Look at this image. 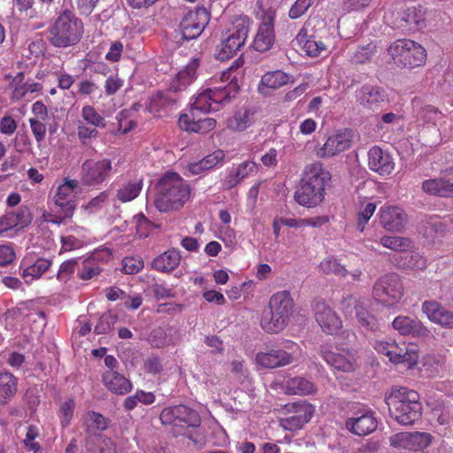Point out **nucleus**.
Segmentation results:
<instances>
[{
	"mask_svg": "<svg viewBox=\"0 0 453 453\" xmlns=\"http://www.w3.org/2000/svg\"><path fill=\"white\" fill-rule=\"evenodd\" d=\"M330 180L331 174L322 163L314 162L307 165L300 181V188L294 195L296 202L308 208L318 206L325 199L326 187Z\"/></svg>",
	"mask_w": 453,
	"mask_h": 453,
	"instance_id": "f257e3e1",
	"label": "nucleus"
},
{
	"mask_svg": "<svg viewBox=\"0 0 453 453\" xmlns=\"http://www.w3.org/2000/svg\"><path fill=\"white\" fill-rule=\"evenodd\" d=\"M390 417L403 426H411L422 414V404L417 391L405 387H392L385 395Z\"/></svg>",
	"mask_w": 453,
	"mask_h": 453,
	"instance_id": "f03ea898",
	"label": "nucleus"
},
{
	"mask_svg": "<svg viewBox=\"0 0 453 453\" xmlns=\"http://www.w3.org/2000/svg\"><path fill=\"white\" fill-rule=\"evenodd\" d=\"M155 188L154 205L160 212L178 211L189 198V185L176 173H166Z\"/></svg>",
	"mask_w": 453,
	"mask_h": 453,
	"instance_id": "7ed1b4c3",
	"label": "nucleus"
},
{
	"mask_svg": "<svg viewBox=\"0 0 453 453\" xmlns=\"http://www.w3.org/2000/svg\"><path fill=\"white\" fill-rule=\"evenodd\" d=\"M295 303L289 291L273 294L261 318L262 328L269 334L281 332L288 324L294 312Z\"/></svg>",
	"mask_w": 453,
	"mask_h": 453,
	"instance_id": "20e7f679",
	"label": "nucleus"
},
{
	"mask_svg": "<svg viewBox=\"0 0 453 453\" xmlns=\"http://www.w3.org/2000/svg\"><path fill=\"white\" fill-rule=\"evenodd\" d=\"M83 24L70 11H65L55 20L49 29L48 39L58 48L76 45L81 39Z\"/></svg>",
	"mask_w": 453,
	"mask_h": 453,
	"instance_id": "39448f33",
	"label": "nucleus"
},
{
	"mask_svg": "<svg viewBox=\"0 0 453 453\" xmlns=\"http://www.w3.org/2000/svg\"><path fill=\"white\" fill-rule=\"evenodd\" d=\"M250 19L239 17L226 32L221 42L217 46L215 57L220 61L233 58L245 44L250 31Z\"/></svg>",
	"mask_w": 453,
	"mask_h": 453,
	"instance_id": "423d86ee",
	"label": "nucleus"
},
{
	"mask_svg": "<svg viewBox=\"0 0 453 453\" xmlns=\"http://www.w3.org/2000/svg\"><path fill=\"white\" fill-rule=\"evenodd\" d=\"M236 96V87L230 84L226 88H207L201 92L191 104L190 115L197 111L208 113L217 111L220 107Z\"/></svg>",
	"mask_w": 453,
	"mask_h": 453,
	"instance_id": "0eeeda50",
	"label": "nucleus"
},
{
	"mask_svg": "<svg viewBox=\"0 0 453 453\" xmlns=\"http://www.w3.org/2000/svg\"><path fill=\"white\" fill-rule=\"evenodd\" d=\"M395 63L406 68L422 65L426 58V50L412 40H396L388 49Z\"/></svg>",
	"mask_w": 453,
	"mask_h": 453,
	"instance_id": "6e6552de",
	"label": "nucleus"
},
{
	"mask_svg": "<svg viewBox=\"0 0 453 453\" xmlns=\"http://www.w3.org/2000/svg\"><path fill=\"white\" fill-rule=\"evenodd\" d=\"M159 418L162 425L172 427L175 436L181 434L186 427H197L201 424L198 413L183 404L164 408Z\"/></svg>",
	"mask_w": 453,
	"mask_h": 453,
	"instance_id": "1a4fd4ad",
	"label": "nucleus"
},
{
	"mask_svg": "<svg viewBox=\"0 0 453 453\" xmlns=\"http://www.w3.org/2000/svg\"><path fill=\"white\" fill-rule=\"evenodd\" d=\"M299 352V346L296 342L285 341L281 346L257 353L256 360L265 368H276L294 363Z\"/></svg>",
	"mask_w": 453,
	"mask_h": 453,
	"instance_id": "9d476101",
	"label": "nucleus"
},
{
	"mask_svg": "<svg viewBox=\"0 0 453 453\" xmlns=\"http://www.w3.org/2000/svg\"><path fill=\"white\" fill-rule=\"evenodd\" d=\"M283 411L286 416L279 418L280 426L290 432L302 429L314 414V407L306 401L287 403Z\"/></svg>",
	"mask_w": 453,
	"mask_h": 453,
	"instance_id": "9b49d317",
	"label": "nucleus"
},
{
	"mask_svg": "<svg viewBox=\"0 0 453 453\" xmlns=\"http://www.w3.org/2000/svg\"><path fill=\"white\" fill-rule=\"evenodd\" d=\"M403 296V286L396 273H387L380 276L372 288L373 298L386 305L397 303Z\"/></svg>",
	"mask_w": 453,
	"mask_h": 453,
	"instance_id": "f8f14e48",
	"label": "nucleus"
},
{
	"mask_svg": "<svg viewBox=\"0 0 453 453\" xmlns=\"http://www.w3.org/2000/svg\"><path fill=\"white\" fill-rule=\"evenodd\" d=\"M321 357L328 365L335 370L350 372L357 367V351L353 349L335 348L328 345H322L319 349Z\"/></svg>",
	"mask_w": 453,
	"mask_h": 453,
	"instance_id": "ddd939ff",
	"label": "nucleus"
},
{
	"mask_svg": "<svg viewBox=\"0 0 453 453\" xmlns=\"http://www.w3.org/2000/svg\"><path fill=\"white\" fill-rule=\"evenodd\" d=\"M209 20V12L204 7L197 6L195 10L188 11L180 23L182 38L187 41L197 38Z\"/></svg>",
	"mask_w": 453,
	"mask_h": 453,
	"instance_id": "4468645a",
	"label": "nucleus"
},
{
	"mask_svg": "<svg viewBox=\"0 0 453 453\" xmlns=\"http://www.w3.org/2000/svg\"><path fill=\"white\" fill-rule=\"evenodd\" d=\"M108 425L109 420L98 412L88 411L84 416L85 447L88 451L96 452V439L101 436V432L106 430Z\"/></svg>",
	"mask_w": 453,
	"mask_h": 453,
	"instance_id": "2eb2a0df",
	"label": "nucleus"
},
{
	"mask_svg": "<svg viewBox=\"0 0 453 453\" xmlns=\"http://www.w3.org/2000/svg\"><path fill=\"white\" fill-rule=\"evenodd\" d=\"M111 171V162L109 159L86 160L81 165V181L85 185H97L110 175Z\"/></svg>",
	"mask_w": 453,
	"mask_h": 453,
	"instance_id": "dca6fc26",
	"label": "nucleus"
},
{
	"mask_svg": "<svg viewBox=\"0 0 453 453\" xmlns=\"http://www.w3.org/2000/svg\"><path fill=\"white\" fill-rule=\"evenodd\" d=\"M275 12L268 11L262 16V21L253 41V48L265 52L272 48L275 40L274 35Z\"/></svg>",
	"mask_w": 453,
	"mask_h": 453,
	"instance_id": "f3484780",
	"label": "nucleus"
},
{
	"mask_svg": "<svg viewBox=\"0 0 453 453\" xmlns=\"http://www.w3.org/2000/svg\"><path fill=\"white\" fill-rule=\"evenodd\" d=\"M312 308L316 321L324 332L334 334L341 328V319L324 301L315 300Z\"/></svg>",
	"mask_w": 453,
	"mask_h": 453,
	"instance_id": "a211bd4d",
	"label": "nucleus"
},
{
	"mask_svg": "<svg viewBox=\"0 0 453 453\" xmlns=\"http://www.w3.org/2000/svg\"><path fill=\"white\" fill-rule=\"evenodd\" d=\"M343 308L350 315L355 312L359 326L370 332L380 330V325L378 319L368 312V311L360 303V302L352 296H348L343 301Z\"/></svg>",
	"mask_w": 453,
	"mask_h": 453,
	"instance_id": "6ab92c4d",
	"label": "nucleus"
},
{
	"mask_svg": "<svg viewBox=\"0 0 453 453\" xmlns=\"http://www.w3.org/2000/svg\"><path fill=\"white\" fill-rule=\"evenodd\" d=\"M356 417L347 419L346 426L355 434L365 436L374 432L378 426L374 412L369 410L358 411Z\"/></svg>",
	"mask_w": 453,
	"mask_h": 453,
	"instance_id": "aec40b11",
	"label": "nucleus"
},
{
	"mask_svg": "<svg viewBox=\"0 0 453 453\" xmlns=\"http://www.w3.org/2000/svg\"><path fill=\"white\" fill-rule=\"evenodd\" d=\"M392 326L400 334L404 336L426 339L431 336L430 330L423 323L408 316H397L392 322Z\"/></svg>",
	"mask_w": 453,
	"mask_h": 453,
	"instance_id": "412c9836",
	"label": "nucleus"
},
{
	"mask_svg": "<svg viewBox=\"0 0 453 453\" xmlns=\"http://www.w3.org/2000/svg\"><path fill=\"white\" fill-rule=\"evenodd\" d=\"M357 100L364 108L375 111L388 102V97L383 88L366 84L357 92Z\"/></svg>",
	"mask_w": 453,
	"mask_h": 453,
	"instance_id": "4be33fe9",
	"label": "nucleus"
},
{
	"mask_svg": "<svg viewBox=\"0 0 453 453\" xmlns=\"http://www.w3.org/2000/svg\"><path fill=\"white\" fill-rule=\"evenodd\" d=\"M380 222L388 231L401 232L407 222V215L398 206L384 205L380 209Z\"/></svg>",
	"mask_w": 453,
	"mask_h": 453,
	"instance_id": "5701e85b",
	"label": "nucleus"
},
{
	"mask_svg": "<svg viewBox=\"0 0 453 453\" xmlns=\"http://www.w3.org/2000/svg\"><path fill=\"white\" fill-rule=\"evenodd\" d=\"M350 137L347 131L329 136L324 145L317 150L316 155L319 157H330L345 151L351 146Z\"/></svg>",
	"mask_w": 453,
	"mask_h": 453,
	"instance_id": "b1692460",
	"label": "nucleus"
},
{
	"mask_svg": "<svg viewBox=\"0 0 453 453\" xmlns=\"http://www.w3.org/2000/svg\"><path fill=\"white\" fill-rule=\"evenodd\" d=\"M368 165L380 175H389L395 168L392 156L376 145L368 151Z\"/></svg>",
	"mask_w": 453,
	"mask_h": 453,
	"instance_id": "393cba45",
	"label": "nucleus"
},
{
	"mask_svg": "<svg viewBox=\"0 0 453 453\" xmlns=\"http://www.w3.org/2000/svg\"><path fill=\"white\" fill-rule=\"evenodd\" d=\"M422 311L433 323L448 329H453V311L447 310L440 303L430 300L422 303Z\"/></svg>",
	"mask_w": 453,
	"mask_h": 453,
	"instance_id": "a878e982",
	"label": "nucleus"
},
{
	"mask_svg": "<svg viewBox=\"0 0 453 453\" xmlns=\"http://www.w3.org/2000/svg\"><path fill=\"white\" fill-rule=\"evenodd\" d=\"M33 220L29 209L20 206L16 211H9L0 217V234L13 228H24Z\"/></svg>",
	"mask_w": 453,
	"mask_h": 453,
	"instance_id": "bb28decb",
	"label": "nucleus"
},
{
	"mask_svg": "<svg viewBox=\"0 0 453 453\" xmlns=\"http://www.w3.org/2000/svg\"><path fill=\"white\" fill-rule=\"evenodd\" d=\"M216 123V119L212 118H197L196 114H181L179 119V125L181 129L202 134L213 130Z\"/></svg>",
	"mask_w": 453,
	"mask_h": 453,
	"instance_id": "cd10ccee",
	"label": "nucleus"
},
{
	"mask_svg": "<svg viewBox=\"0 0 453 453\" xmlns=\"http://www.w3.org/2000/svg\"><path fill=\"white\" fill-rule=\"evenodd\" d=\"M425 22V13L421 7H409L399 18L395 26L397 28L407 31H416L422 27Z\"/></svg>",
	"mask_w": 453,
	"mask_h": 453,
	"instance_id": "c85d7f7f",
	"label": "nucleus"
},
{
	"mask_svg": "<svg viewBox=\"0 0 453 453\" xmlns=\"http://www.w3.org/2000/svg\"><path fill=\"white\" fill-rule=\"evenodd\" d=\"M199 65L198 59H192L185 67L180 71L169 84V91L173 93L185 90L186 88L192 83L196 78V69Z\"/></svg>",
	"mask_w": 453,
	"mask_h": 453,
	"instance_id": "c756f323",
	"label": "nucleus"
},
{
	"mask_svg": "<svg viewBox=\"0 0 453 453\" xmlns=\"http://www.w3.org/2000/svg\"><path fill=\"white\" fill-rule=\"evenodd\" d=\"M296 41L304 52L311 58H316L327 52V45L313 35L308 36L305 28H302L299 31L296 36Z\"/></svg>",
	"mask_w": 453,
	"mask_h": 453,
	"instance_id": "7c9ffc66",
	"label": "nucleus"
},
{
	"mask_svg": "<svg viewBox=\"0 0 453 453\" xmlns=\"http://www.w3.org/2000/svg\"><path fill=\"white\" fill-rule=\"evenodd\" d=\"M393 442L399 443L403 448L418 450L429 445L430 434L419 432L400 433L395 435Z\"/></svg>",
	"mask_w": 453,
	"mask_h": 453,
	"instance_id": "2f4dec72",
	"label": "nucleus"
},
{
	"mask_svg": "<svg viewBox=\"0 0 453 453\" xmlns=\"http://www.w3.org/2000/svg\"><path fill=\"white\" fill-rule=\"evenodd\" d=\"M103 382L108 390L117 395H125L132 389L130 380L115 371L105 372L103 374Z\"/></svg>",
	"mask_w": 453,
	"mask_h": 453,
	"instance_id": "473e14b6",
	"label": "nucleus"
},
{
	"mask_svg": "<svg viewBox=\"0 0 453 453\" xmlns=\"http://www.w3.org/2000/svg\"><path fill=\"white\" fill-rule=\"evenodd\" d=\"M258 165L253 161H245L239 165L236 169L230 172V173L224 180V187L230 189L235 187L242 180L249 175L257 173Z\"/></svg>",
	"mask_w": 453,
	"mask_h": 453,
	"instance_id": "72a5a7b5",
	"label": "nucleus"
},
{
	"mask_svg": "<svg viewBox=\"0 0 453 453\" xmlns=\"http://www.w3.org/2000/svg\"><path fill=\"white\" fill-rule=\"evenodd\" d=\"M180 259L181 256L178 250H168L153 260L152 267L158 272L170 273L180 265Z\"/></svg>",
	"mask_w": 453,
	"mask_h": 453,
	"instance_id": "f704fd0d",
	"label": "nucleus"
},
{
	"mask_svg": "<svg viewBox=\"0 0 453 453\" xmlns=\"http://www.w3.org/2000/svg\"><path fill=\"white\" fill-rule=\"evenodd\" d=\"M412 105L416 111V117L418 120L424 123L435 124V122L441 119L442 116L441 111L437 107L432 104H424L418 98H415L412 101Z\"/></svg>",
	"mask_w": 453,
	"mask_h": 453,
	"instance_id": "c9c22d12",
	"label": "nucleus"
},
{
	"mask_svg": "<svg viewBox=\"0 0 453 453\" xmlns=\"http://www.w3.org/2000/svg\"><path fill=\"white\" fill-rule=\"evenodd\" d=\"M285 391L289 395H306L316 392L315 384L303 377H294L285 381Z\"/></svg>",
	"mask_w": 453,
	"mask_h": 453,
	"instance_id": "e433bc0d",
	"label": "nucleus"
},
{
	"mask_svg": "<svg viewBox=\"0 0 453 453\" xmlns=\"http://www.w3.org/2000/svg\"><path fill=\"white\" fill-rule=\"evenodd\" d=\"M418 355L413 345L400 347L393 352L391 362L395 364H405L408 368L413 367L418 363Z\"/></svg>",
	"mask_w": 453,
	"mask_h": 453,
	"instance_id": "4c0bfd02",
	"label": "nucleus"
},
{
	"mask_svg": "<svg viewBox=\"0 0 453 453\" xmlns=\"http://www.w3.org/2000/svg\"><path fill=\"white\" fill-rule=\"evenodd\" d=\"M17 391V379L8 372H0V404L9 402Z\"/></svg>",
	"mask_w": 453,
	"mask_h": 453,
	"instance_id": "58836bf2",
	"label": "nucleus"
},
{
	"mask_svg": "<svg viewBox=\"0 0 453 453\" xmlns=\"http://www.w3.org/2000/svg\"><path fill=\"white\" fill-rule=\"evenodd\" d=\"M288 81L289 76L282 71L277 70L274 72H268L261 78L259 90L264 93V88L277 89L286 85Z\"/></svg>",
	"mask_w": 453,
	"mask_h": 453,
	"instance_id": "ea45409f",
	"label": "nucleus"
},
{
	"mask_svg": "<svg viewBox=\"0 0 453 453\" xmlns=\"http://www.w3.org/2000/svg\"><path fill=\"white\" fill-rule=\"evenodd\" d=\"M253 114L250 109L238 111L227 119V127L234 131H243L252 124Z\"/></svg>",
	"mask_w": 453,
	"mask_h": 453,
	"instance_id": "a19ab883",
	"label": "nucleus"
},
{
	"mask_svg": "<svg viewBox=\"0 0 453 453\" xmlns=\"http://www.w3.org/2000/svg\"><path fill=\"white\" fill-rule=\"evenodd\" d=\"M51 265V261L45 258H38L36 261L28 266L22 269L21 276L29 283L34 279H38L44 273Z\"/></svg>",
	"mask_w": 453,
	"mask_h": 453,
	"instance_id": "79ce46f5",
	"label": "nucleus"
},
{
	"mask_svg": "<svg viewBox=\"0 0 453 453\" xmlns=\"http://www.w3.org/2000/svg\"><path fill=\"white\" fill-rule=\"evenodd\" d=\"M142 188V180H134L124 183L117 192V198L122 203L134 200L138 196Z\"/></svg>",
	"mask_w": 453,
	"mask_h": 453,
	"instance_id": "37998d69",
	"label": "nucleus"
},
{
	"mask_svg": "<svg viewBox=\"0 0 453 453\" xmlns=\"http://www.w3.org/2000/svg\"><path fill=\"white\" fill-rule=\"evenodd\" d=\"M53 200L55 204L62 210L65 217L73 216L75 208L73 193L62 191L61 187H58Z\"/></svg>",
	"mask_w": 453,
	"mask_h": 453,
	"instance_id": "c03bdc74",
	"label": "nucleus"
},
{
	"mask_svg": "<svg viewBox=\"0 0 453 453\" xmlns=\"http://www.w3.org/2000/svg\"><path fill=\"white\" fill-rule=\"evenodd\" d=\"M172 91H157L151 96L150 101V111H158L163 108L173 106L176 104L178 98L173 97Z\"/></svg>",
	"mask_w": 453,
	"mask_h": 453,
	"instance_id": "a18cd8bd",
	"label": "nucleus"
},
{
	"mask_svg": "<svg viewBox=\"0 0 453 453\" xmlns=\"http://www.w3.org/2000/svg\"><path fill=\"white\" fill-rule=\"evenodd\" d=\"M380 243L395 251H404L411 247V241L408 238L400 236H383L380 238Z\"/></svg>",
	"mask_w": 453,
	"mask_h": 453,
	"instance_id": "49530a36",
	"label": "nucleus"
},
{
	"mask_svg": "<svg viewBox=\"0 0 453 453\" xmlns=\"http://www.w3.org/2000/svg\"><path fill=\"white\" fill-rule=\"evenodd\" d=\"M376 53V45L372 42L358 47L351 57L354 64H365Z\"/></svg>",
	"mask_w": 453,
	"mask_h": 453,
	"instance_id": "de8ad7c7",
	"label": "nucleus"
},
{
	"mask_svg": "<svg viewBox=\"0 0 453 453\" xmlns=\"http://www.w3.org/2000/svg\"><path fill=\"white\" fill-rule=\"evenodd\" d=\"M81 117L88 123L95 127L104 128L106 127V121L95 108L91 105H85L81 110Z\"/></svg>",
	"mask_w": 453,
	"mask_h": 453,
	"instance_id": "09e8293b",
	"label": "nucleus"
},
{
	"mask_svg": "<svg viewBox=\"0 0 453 453\" xmlns=\"http://www.w3.org/2000/svg\"><path fill=\"white\" fill-rule=\"evenodd\" d=\"M422 190L429 196L443 197V177L424 180Z\"/></svg>",
	"mask_w": 453,
	"mask_h": 453,
	"instance_id": "8fccbe9b",
	"label": "nucleus"
},
{
	"mask_svg": "<svg viewBox=\"0 0 453 453\" xmlns=\"http://www.w3.org/2000/svg\"><path fill=\"white\" fill-rule=\"evenodd\" d=\"M319 267L326 274L334 273L339 277H346L347 275V270L335 258L324 259Z\"/></svg>",
	"mask_w": 453,
	"mask_h": 453,
	"instance_id": "3c124183",
	"label": "nucleus"
},
{
	"mask_svg": "<svg viewBox=\"0 0 453 453\" xmlns=\"http://www.w3.org/2000/svg\"><path fill=\"white\" fill-rule=\"evenodd\" d=\"M375 210L376 204L374 203H367L360 206L357 222V227L360 232L364 231L365 225L373 215Z\"/></svg>",
	"mask_w": 453,
	"mask_h": 453,
	"instance_id": "603ef678",
	"label": "nucleus"
},
{
	"mask_svg": "<svg viewBox=\"0 0 453 453\" xmlns=\"http://www.w3.org/2000/svg\"><path fill=\"white\" fill-rule=\"evenodd\" d=\"M242 64H243V61L241 58H238L233 63V65L226 71L223 72L220 79L223 83H226V84L219 86L218 88H226L230 84H234L236 87V95H237L238 91H239V86L237 83V77H236V75H233V73L234 71H237Z\"/></svg>",
	"mask_w": 453,
	"mask_h": 453,
	"instance_id": "864d4df0",
	"label": "nucleus"
},
{
	"mask_svg": "<svg viewBox=\"0 0 453 453\" xmlns=\"http://www.w3.org/2000/svg\"><path fill=\"white\" fill-rule=\"evenodd\" d=\"M74 408L75 401L73 398H69L61 403L59 408V417L63 427L69 426L73 416Z\"/></svg>",
	"mask_w": 453,
	"mask_h": 453,
	"instance_id": "5fc2aeb1",
	"label": "nucleus"
},
{
	"mask_svg": "<svg viewBox=\"0 0 453 453\" xmlns=\"http://www.w3.org/2000/svg\"><path fill=\"white\" fill-rule=\"evenodd\" d=\"M149 342L155 348H163L171 343V339L167 337L164 328L157 327L150 333Z\"/></svg>",
	"mask_w": 453,
	"mask_h": 453,
	"instance_id": "6e6d98bb",
	"label": "nucleus"
},
{
	"mask_svg": "<svg viewBox=\"0 0 453 453\" xmlns=\"http://www.w3.org/2000/svg\"><path fill=\"white\" fill-rule=\"evenodd\" d=\"M115 323V316L111 313H104L100 317L96 326H95V333L97 334H105L112 329Z\"/></svg>",
	"mask_w": 453,
	"mask_h": 453,
	"instance_id": "4d7b16f0",
	"label": "nucleus"
},
{
	"mask_svg": "<svg viewBox=\"0 0 453 453\" xmlns=\"http://www.w3.org/2000/svg\"><path fill=\"white\" fill-rule=\"evenodd\" d=\"M122 264L123 271L127 274L138 273L144 266L143 260L140 257H127Z\"/></svg>",
	"mask_w": 453,
	"mask_h": 453,
	"instance_id": "13d9d810",
	"label": "nucleus"
},
{
	"mask_svg": "<svg viewBox=\"0 0 453 453\" xmlns=\"http://www.w3.org/2000/svg\"><path fill=\"white\" fill-rule=\"evenodd\" d=\"M39 436V432L36 426H29L26 434V438L23 440V443L28 451L36 452L41 449L38 442L35 440Z\"/></svg>",
	"mask_w": 453,
	"mask_h": 453,
	"instance_id": "bf43d9fd",
	"label": "nucleus"
},
{
	"mask_svg": "<svg viewBox=\"0 0 453 453\" xmlns=\"http://www.w3.org/2000/svg\"><path fill=\"white\" fill-rule=\"evenodd\" d=\"M225 159V152L221 150H217L211 154L207 155L202 159V165H204L206 170H211L215 166L221 165Z\"/></svg>",
	"mask_w": 453,
	"mask_h": 453,
	"instance_id": "052dcab7",
	"label": "nucleus"
},
{
	"mask_svg": "<svg viewBox=\"0 0 453 453\" xmlns=\"http://www.w3.org/2000/svg\"><path fill=\"white\" fill-rule=\"evenodd\" d=\"M101 273V268L93 261H84L83 266L78 272L81 280H90Z\"/></svg>",
	"mask_w": 453,
	"mask_h": 453,
	"instance_id": "680f3d73",
	"label": "nucleus"
},
{
	"mask_svg": "<svg viewBox=\"0 0 453 453\" xmlns=\"http://www.w3.org/2000/svg\"><path fill=\"white\" fill-rule=\"evenodd\" d=\"M124 85V81L118 74H111L104 85L107 96L115 95Z\"/></svg>",
	"mask_w": 453,
	"mask_h": 453,
	"instance_id": "e2e57ef3",
	"label": "nucleus"
},
{
	"mask_svg": "<svg viewBox=\"0 0 453 453\" xmlns=\"http://www.w3.org/2000/svg\"><path fill=\"white\" fill-rule=\"evenodd\" d=\"M373 348L380 354L387 356L391 360L393 352L397 350L395 342H388L383 340H376Z\"/></svg>",
	"mask_w": 453,
	"mask_h": 453,
	"instance_id": "0e129e2a",
	"label": "nucleus"
},
{
	"mask_svg": "<svg viewBox=\"0 0 453 453\" xmlns=\"http://www.w3.org/2000/svg\"><path fill=\"white\" fill-rule=\"evenodd\" d=\"M42 121L43 120L36 119L34 118L29 119L32 133L37 142H41L45 139L47 128L46 125L42 123Z\"/></svg>",
	"mask_w": 453,
	"mask_h": 453,
	"instance_id": "69168bd1",
	"label": "nucleus"
},
{
	"mask_svg": "<svg viewBox=\"0 0 453 453\" xmlns=\"http://www.w3.org/2000/svg\"><path fill=\"white\" fill-rule=\"evenodd\" d=\"M311 4L312 2H311L310 0H296L289 10V18L292 19H298L299 17L305 13V12Z\"/></svg>",
	"mask_w": 453,
	"mask_h": 453,
	"instance_id": "338daca9",
	"label": "nucleus"
},
{
	"mask_svg": "<svg viewBox=\"0 0 453 453\" xmlns=\"http://www.w3.org/2000/svg\"><path fill=\"white\" fill-rule=\"evenodd\" d=\"M16 258L14 249L8 244L0 245V266L12 264Z\"/></svg>",
	"mask_w": 453,
	"mask_h": 453,
	"instance_id": "774afa93",
	"label": "nucleus"
}]
</instances>
